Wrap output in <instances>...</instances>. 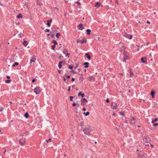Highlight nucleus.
I'll use <instances>...</instances> for the list:
<instances>
[{
    "label": "nucleus",
    "mask_w": 158,
    "mask_h": 158,
    "mask_svg": "<svg viewBox=\"0 0 158 158\" xmlns=\"http://www.w3.org/2000/svg\"><path fill=\"white\" fill-rule=\"evenodd\" d=\"M92 128L90 125H87L85 126V128L83 129V131L85 134L90 135V132L93 130Z\"/></svg>",
    "instance_id": "1"
},
{
    "label": "nucleus",
    "mask_w": 158,
    "mask_h": 158,
    "mask_svg": "<svg viewBox=\"0 0 158 158\" xmlns=\"http://www.w3.org/2000/svg\"><path fill=\"white\" fill-rule=\"evenodd\" d=\"M41 91V90L39 87H36L34 89V92L36 94H39Z\"/></svg>",
    "instance_id": "2"
},
{
    "label": "nucleus",
    "mask_w": 158,
    "mask_h": 158,
    "mask_svg": "<svg viewBox=\"0 0 158 158\" xmlns=\"http://www.w3.org/2000/svg\"><path fill=\"white\" fill-rule=\"evenodd\" d=\"M81 105L82 106L85 105L88 102L87 100L85 98H82L81 100Z\"/></svg>",
    "instance_id": "3"
},
{
    "label": "nucleus",
    "mask_w": 158,
    "mask_h": 158,
    "mask_svg": "<svg viewBox=\"0 0 158 158\" xmlns=\"http://www.w3.org/2000/svg\"><path fill=\"white\" fill-rule=\"evenodd\" d=\"M124 57L123 60L124 61H126V60H128L129 59L128 54L127 52H125L124 53Z\"/></svg>",
    "instance_id": "4"
},
{
    "label": "nucleus",
    "mask_w": 158,
    "mask_h": 158,
    "mask_svg": "<svg viewBox=\"0 0 158 158\" xmlns=\"http://www.w3.org/2000/svg\"><path fill=\"white\" fill-rule=\"evenodd\" d=\"M123 35L125 37L128 38L129 39H131L132 37V36L131 35L128 34L126 33H124Z\"/></svg>",
    "instance_id": "5"
},
{
    "label": "nucleus",
    "mask_w": 158,
    "mask_h": 158,
    "mask_svg": "<svg viewBox=\"0 0 158 158\" xmlns=\"http://www.w3.org/2000/svg\"><path fill=\"white\" fill-rule=\"evenodd\" d=\"M87 42V40L85 38H84L82 40H77V43H80L81 44H83L84 43H85Z\"/></svg>",
    "instance_id": "6"
},
{
    "label": "nucleus",
    "mask_w": 158,
    "mask_h": 158,
    "mask_svg": "<svg viewBox=\"0 0 158 158\" xmlns=\"http://www.w3.org/2000/svg\"><path fill=\"white\" fill-rule=\"evenodd\" d=\"M130 123L131 125H132L135 123V119L133 117H131L130 118Z\"/></svg>",
    "instance_id": "7"
},
{
    "label": "nucleus",
    "mask_w": 158,
    "mask_h": 158,
    "mask_svg": "<svg viewBox=\"0 0 158 158\" xmlns=\"http://www.w3.org/2000/svg\"><path fill=\"white\" fill-rule=\"evenodd\" d=\"M63 63V65H64L65 64V62L63 61H60L59 62L58 66L60 69L62 68V64Z\"/></svg>",
    "instance_id": "8"
},
{
    "label": "nucleus",
    "mask_w": 158,
    "mask_h": 158,
    "mask_svg": "<svg viewBox=\"0 0 158 158\" xmlns=\"http://www.w3.org/2000/svg\"><path fill=\"white\" fill-rule=\"evenodd\" d=\"M77 28L78 29H79L80 30H82L84 27L83 26V25L81 23L80 24L77 26Z\"/></svg>",
    "instance_id": "9"
},
{
    "label": "nucleus",
    "mask_w": 158,
    "mask_h": 158,
    "mask_svg": "<svg viewBox=\"0 0 158 158\" xmlns=\"http://www.w3.org/2000/svg\"><path fill=\"white\" fill-rule=\"evenodd\" d=\"M89 81L91 82H94L95 81V78L93 76H89Z\"/></svg>",
    "instance_id": "10"
},
{
    "label": "nucleus",
    "mask_w": 158,
    "mask_h": 158,
    "mask_svg": "<svg viewBox=\"0 0 158 158\" xmlns=\"http://www.w3.org/2000/svg\"><path fill=\"white\" fill-rule=\"evenodd\" d=\"M112 108L113 109L115 110L117 108V103H115L114 105H112L111 106Z\"/></svg>",
    "instance_id": "11"
},
{
    "label": "nucleus",
    "mask_w": 158,
    "mask_h": 158,
    "mask_svg": "<svg viewBox=\"0 0 158 158\" xmlns=\"http://www.w3.org/2000/svg\"><path fill=\"white\" fill-rule=\"evenodd\" d=\"M36 60V58L34 56H33L32 57H31V59H30V63H32V62H35Z\"/></svg>",
    "instance_id": "12"
},
{
    "label": "nucleus",
    "mask_w": 158,
    "mask_h": 158,
    "mask_svg": "<svg viewBox=\"0 0 158 158\" xmlns=\"http://www.w3.org/2000/svg\"><path fill=\"white\" fill-rule=\"evenodd\" d=\"M146 57H142L141 58V60L142 61V62L143 63H145L147 62V61H146Z\"/></svg>",
    "instance_id": "13"
},
{
    "label": "nucleus",
    "mask_w": 158,
    "mask_h": 158,
    "mask_svg": "<svg viewBox=\"0 0 158 158\" xmlns=\"http://www.w3.org/2000/svg\"><path fill=\"white\" fill-rule=\"evenodd\" d=\"M101 5V4L99 2H97L94 6L97 8H98Z\"/></svg>",
    "instance_id": "14"
},
{
    "label": "nucleus",
    "mask_w": 158,
    "mask_h": 158,
    "mask_svg": "<svg viewBox=\"0 0 158 158\" xmlns=\"http://www.w3.org/2000/svg\"><path fill=\"white\" fill-rule=\"evenodd\" d=\"M36 4L39 5H41L42 4L41 0H37L36 2Z\"/></svg>",
    "instance_id": "15"
},
{
    "label": "nucleus",
    "mask_w": 158,
    "mask_h": 158,
    "mask_svg": "<svg viewBox=\"0 0 158 158\" xmlns=\"http://www.w3.org/2000/svg\"><path fill=\"white\" fill-rule=\"evenodd\" d=\"M155 94V91L154 90H152L151 91V95L152 96V97L153 98L154 97V94Z\"/></svg>",
    "instance_id": "16"
},
{
    "label": "nucleus",
    "mask_w": 158,
    "mask_h": 158,
    "mask_svg": "<svg viewBox=\"0 0 158 158\" xmlns=\"http://www.w3.org/2000/svg\"><path fill=\"white\" fill-rule=\"evenodd\" d=\"M89 63L88 62H85L84 63V65H85L84 67L85 68H87L89 67Z\"/></svg>",
    "instance_id": "17"
},
{
    "label": "nucleus",
    "mask_w": 158,
    "mask_h": 158,
    "mask_svg": "<svg viewBox=\"0 0 158 158\" xmlns=\"http://www.w3.org/2000/svg\"><path fill=\"white\" fill-rule=\"evenodd\" d=\"M85 56L88 59H90L91 57L88 53H85Z\"/></svg>",
    "instance_id": "18"
},
{
    "label": "nucleus",
    "mask_w": 158,
    "mask_h": 158,
    "mask_svg": "<svg viewBox=\"0 0 158 158\" xmlns=\"http://www.w3.org/2000/svg\"><path fill=\"white\" fill-rule=\"evenodd\" d=\"M130 71V77H132L134 75V73L131 71V70L130 69H129Z\"/></svg>",
    "instance_id": "19"
},
{
    "label": "nucleus",
    "mask_w": 158,
    "mask_h": 158,
    "mask_svg": "<svg viewBox=\"0 0 158 158\" xmlns=\"http://www.w3.org/2000/svg\"><path fill=\"white\" fill-rule=\"evenodd\" d=\"M23 44L24 46H27V45L28 44V43L27 42V41H26V40H23Z\"/></svg>",
    "instance_id": "20"
},
{
    "label": "nucleus",
    "mask_w": 158,
    "mask_h": 158,
    "mask_svg": "<svg viewBox=\"0 0 158 158\" xmlns=\"http://www.w3.org/2000/svg\"><path fill=\"white\" fill-rule=\"evenodd\" d=\"M78 96H81L82 98H83L84 97L85 94H82L81 92H80L78 94Z\"/></svg>",
    "instance_id": "21"
},
{
    "label": "nucleus",
    "mask_w": 158,
    "mask_h": 158,
    "mask_svg": "<svg viewBox=\"0 0 158 158\" xmlns=\"http://www.w3.org/2000/svg\"><path fill=\"white\" fill-rule=\"evenodd\" d=\"M19 143L22 146H23L24 145V143L23 142L21 141V140H20L19 141Z\"/></svg>",
    "instance_id": "22"
},
{
    "label": "nucleus",
    "mask_w": 158,
    "mask_h": 158,
    "mask_svg": "<svg viewBox=\"0 0 158 158\" xmlns=\"http://www.w3.org/2000/svg\"><path fill=\"white\" fill-rule=\"evenodd\" d=\"M24 117L26 118H28L29 117V114L27 112H26L24 114Z\"/></svg>",
    "instance_id": "23"
},
{
    "label": "nucleus",
    "mask_w": 158,
    "mask_h": 158,
    "mask_svg": "<svg viewBox=\"0 0 158 158\" xmlns=\"http://www.w3.org/2000/svg\"><path fill=\"white\" fill-rule=\"evenodd\" d=\"M91 31L89 29H87L86 30L87 34L88 35H89L90 34Z\"/></svg>",
    "instance_id": "24"
},
{
    "label": "nucleus",
    "mask_w": 158,
    "mask_h": 158,
    "mask_svg": "<svg viewBox=\"0 0 158 158\" xmlns=\"http://www.w3.org/2000/svg\"><path fill=\"white\" fill-rule=\"evenodd\" d=\"M47 22V25L48 27H49L51 26V23L49 22L48 20H47L46 21Z\"/></svg>",
    "instance_id": "25"
},
{
    "label": "nucleus",
    "mask_w": 158,
    "mask_h": 158,
    "mask_svg": "<svg viewBox=\"0 0 158 158\" xmlns=\"http://www.w3.org/2000/svg\"><path fill=\"white\" fill-rule=\"evenodd\" d=\"M158 120V118H156L154 119H153L152 120V123H155L156 121Z\"/></svg>",
    "instance_id": "26"
},
{
    "label": "nucleus",
    "mask_w": 158,
    "mask_h": 158,
    "mask_svg": "<svg viewBox=\"0 0 158 158\" xmlns=\"http://www.w3.org/2000/svg\"><path fill=\"white\" fill-rule=\"evenodd\" d=\"M22 15L21 14H19L18 16H17V18H22Z\"/></svg>",
    "instance_id": "27"
},
{
    "label": "nucleus",
    "mask_w": 158,
    "mask_h": 158,
    "mask_svg": "<svg viewBox=\"0 0 158 158\" xmlns=\"http://www.w3.org/2000/svg\"><path fill=\"white\" fill-rule=\"evenodd\" d=\"M18 36H19V38H22L23 36V35L22 33H20L18 35Z\"/></svg>",
    "instance_id": "28"
},
{
    "label": "nucleus",
    "mask_w": 158,
    "mask_h": 158,
    "mask_svg": "<svg viewBox=\"0 0 158 158\" xmlns=\"http://www.w3.org/2000/svg\"><path fill=\"white\" fill-rule=\"evenodd\" d=\"M84 114L85 116H88L89 115V112H84Z\"/></svg>",
    "instance_id": "29"
},
{
    "label": "nucleus",
    "mask_w": 158,
    "mask_h": 158,
    "mask_svg": "<svg viewBox=\"0 0 158 158\" xmlns=\"http://www.w3.org/2000/svg\"><path fill=\"white\" fill-rule=\"evenodd\" d=\"M18 64H19L18 63L15 62L14 63V64H13L12 65V66L14 67L16 65H18Z\"/></svg>",
    "instance_id": "30"
},
{
    "label": "nucleus",
    "mask_w": 158,
    "mask_h": 158,
    "mask_svg": "<svg viewBox=\"0 0 158 158\" xmlns=\"http://www.w3.org/2000/svg\"><path fill=\"white\" fill-rule=\"evenodd\" d=\"M60 33H57L56 34V36L57 38H59V36L60 35Z\"/></svg>",
    "instance_id": "31"
},
{
    "label": "nucleus",
    "mask_w": 158,
    "mask_h": 158,
    "mask_svg": "<svg viewBox=\"0 0 158 158\" xmlns=\"http://www.w3.org/2000/svg\"><path fill=\"white\" fill-rule=\"evenodd\" d=\"M52 43H53L54 44V45H55L57 44V43L56 40H54L52 42Z\"/></svg>",
    "instance_id": "32"
},
{
    "label": "nucleus",
    "mask_w": 158,
    "mask_h": 158,
    "mask_svg": "<svg viewBox=\"0 0 158 158\" xmlns=\"http://www.w3.org/2000/svg\"><path fill=\"white\" fill-rule=\"evenodd\" d=\"M11 81L10 80H6L5 81V83H10L11 82Z\"/></svg>",
    "instance_id": "33"
},
{
    "label": "nucleus",
    "mask_w": 158,
    "mask_h": 158,
    "mask_svg": "<svg viewBox=\"0 0 158 158\" xmlns=\"http://www.w3.org/2000/svg\"><path fill=\"white\" fill-rule=\"evenodd\" d=\"M83 80V77L81 76H80L79 77V80L82 81Z\"/></svg>",
    "instance_id": "34"
},
{
    "label": "nucleus",
    "mask_w": 158,
    "mask_h": 158,
    "mask_svg": "<svg viewBox=\"0 0 158 158\" xmlns=\"http://www.w3.org/2000/svg\"><path fill=\"white\" fill-rule=\"evenodd\" d=\"M74 97L72 96H70V101H72L73 100V98Z\"/></svg>",
    "instance_id": "35"
},
{
    "label": "nucleus",
    "mask_w": 158,
    "mask_h": 158,
    "mask_svg": "<svg viewBox=\"0 0 158 158\" xmlns=\"http://www.w3.org/2000/svg\"><path fill=\"white\" fill-rule=\"evenodd\" d=\"M73 68V65H69V68L70 69H72Z\"/></svg>",
    "instance_id": "36"
},
{
    "label": "nucleus",
    "mask_w": 158,
    "mask_h": 158,
    "mask_svg": "<svg viewBox=\"0 0 158 158\" xmlns=\"http://www.w3.org/2000/svg\"><path fill=\"white\" fill-rule=\"evenodd\" d=\"M120 114L122 115V116H124V113L122 111H121L120 112Z\"/></svg>",
    "instance_id": "37"
},
{
    "label": "nucleus",
    "mask_w": 158,
    "mask_h": 158,
    "mask_svg": "<svg viewBox=\"0 0 158 158\" xmlns=\"http://www.w3.org/2000/svg\"><path fill=\"white\" fill-rule=\"evenodd\" d=\"M71 72H72L73 73V74L76 73V72L73 70H71Z\"/></svg>",
    "instance_id": "38"
},
{
    "label": "nucleus",
    "mask_w": 158,
    "mask_h": 158,
    "mask_svg": "<svg viewBox=\"0 0 158 158\" xmlns=\"http://www.w3.org/2000/svg\"><path fill=\"white\" fill-rule=\"evenodd\" d=\"M45 31L46 32H49L50 31V30L49 29H47L45 30Z\"/></svg>",
    "instance_id": "39"
},
{
    "label": "nucleus",
    "mask_w": 158,
    "mask_h": 158,
    "mask_svg": "<svg viewBox=\"0 0 158 158\" xmlns=\"http://www.w3.org/2000/svg\"><path fill=\"white\" fill-rule=\"evenodd\" d=\"M55 45H54L52 46V48L53 50H54L55 49Z\"/></svg>",
    "instance_id": "40"
},
{
    "label": "nucleus",
    "mask_w": 158,
    "mask_h": 158,
    "mask_svg": "<svg viewBox=\"0 0 158 158\" xmlns=\"http://www.w3.org/2000/svg\"><path fill=\"white\" fill-rule=\"evenodd\" d=\"M75 3H77L78 6H79L81 5V3L78 2H75Z\"/></svg>",
    "instance_id": "41"
},
{
    "label": "nucleus",
    "mask_w": 158,
    "mask_h": 158,
    "mask_svg": "<svg viewBox=\"0 0 158 158\" xmlns=\"http://www.w3.org/2000/svg\"><path fill=\"white\" fill-rule=\"evenodd\" d=\"M52 141V139L51 138H49L48 140H47V142H48V141L51 142Z\"/></svg>",
    "instance_id": "42"
},
{
    "label": "nucleus",
    "mask_w": 158,
    "mask_h": 158,
    "mask_svg": "<svg viewBox=\"0 0 158 158\" xmlns=\"http://www.w3.org/2000/svg\"><path fill=\"white\" fill-rule=\"evenodd\" d=\"M72 105L73 106H75L76 105V103L75 102H74L72 104Z\"/></svg>",
    "instance_id": "43"
},
{
    "label": "nucleus",
    "mask_w": 158,
    "mask_h": 158,
    "mask_svg": "<svg viewBox=\"0 0 158 158\" xmlns=\"http://www.w3.org/2000/svg\"><path fill=\"white\" fill-rule=\"evenodd\" d=\"M110 102V100H109V99L108 98H107L106 100V102H107V103H109Z\"/></svg>",
    "instance_id": "44"
},
{
    "label": "nucleus",
    "mask_w": 158,
    "mask_h": 158,
    "mask_svg": "<svg viewBox=\"0 0 158 158\" xmlns=\"http://www.w3.org/2000/svg\"><path fill=\"white\" fill-rule=\"evenodd\" d=\"M68 88H69V89H68V90L69 91H70V90L71 86H69Z\"/></svg>",
    "instance_id": "45"
},
{
    "label": "nucleus",
    "mask_w": 158,
    "mask_h": 158,
    "mask_svg": "<svg viewBox=\"0 0 158 158\" xmlns=\"http://www.w3.org/2000/svg\"><path fill=\"white\" fill-rule=\"evenodd\" d=\"M69 55H70V53H67L66 54V55H65V56H68V57H69Z\"/></svg>",
    "instance_id": "46"
},
{
    "label": "nucleus",
    "mask_w": 158,
    "mask_h": 158,
    "mask_svg": "<svg viewBox=\"0 0 158 158\" xmlns=\"http://www.w3.org/2000/svg\"><path fill=\"white\" fill-rule=\"evenodd\" d=\"M75 78H72L71 80L72 82H73L75 81Z\"/></svg>",
    "instance_id": "47"
},
{
    "label": "nucleus",
    "mask_w": 158,
    "mask_h": 158,
    "mask_svg": "<svg viewBox=\"0 0 158 158\" xmlns=\"http://www.w3.org/2000/svg\"><path fill=\"white\" fill-rule=\"evenodd\" d=\"M156 125H158V123H156L155 124L153 125L154 126H155Z\"/></svg>",
    "instance_id": "48"
},
{
    "label": "nucleus",
    "mask_w": 158,
    "mask_h": 158,
    "mask_svg": "<svg viewBox=\"0 0 158 158\" xmlns=\"http://www.w3.org/2000/svg\"><path fill=\"white\" fill-rule=\"evenodd\" d=\"M35 81V79H32V82H34Z\"/></svg>",
    "instance_id": "49"
},
{
    "label": "nucleus",
    "mask_w": 158,
    "mask_h": 158,
    "mask_svg": "<svg viewBox=\"0 0 158 158\" xmlns=\"http://www.w3.org/2000/svg\"><path fill=\"white\" fill-rule=\"evenodd\" d=\"M66 77L68 78H70V76L69 75H67L66 76Z\"/></svg>",
    "instance_id": "50"
},
{
    "label": "nucleus",
    "mask_w": 158,
    "mask_h": 158,
    "mask_svg": "<svg viewBox=\"0 0 158 158\" xmlns=\"http://www.w3.org/2000/svg\"><path fill=\"white\" fill-rule=\"evenodd\" d=\"M6 78L7 79H10V77L9 76H7L6 77Z\"/></svg>",
    "instance_id": "51"
},
{
    "label": "nucleus",
    "mask_w": 158,
    "mask_h": 158,
    "mask_svg": "<svg viewBox=\"0 0 158 158\" xmlns=\"http://www.w3.org/2000/svg\"><path fill=\"white\" fill-rule=\"evenodd\" d=\"M49 22L51 23L52 22V19H50V20H48Z\"/></svg>",
    "instance_id": "52"
},
{
    "label": "nucleus",
    "mask_w": 158,
    "mask_h": 158,
    "mask_svg": "<svg viewBox=\"0 0 158 158\" xmlns=\"http://www.w3.org/2000/svg\"><path fill=\"white\" fill-rule=\"evenodd\" d=\"M76 105H77V107H78V106H79L80 104L79 103H77L76 104Z\"/></svg>",
    "instance_id": "53"
},
{
    "label": "nucleus",
    "mask_w": 158,
    "mask_h": 158,
    "mask_svg": "<svg viewBox=\"0 0 158 158\" xmlns=\"http://www.w3.org/2000/svg\"><path fill=\"white\" fill-rule=\"evenodd\" d=\"M82 110L83 111H85L86 110V109L84 107L83 108Z\"/></svg>",
    "instance_id": "54"
},
{
    "label": "nucleus",
    "mask_w": 158,
    "mask_h": 158,
    "mask_svg": "<svg viewBox=\"0 0 158 158\" xmlns=\"http://www.w3.org/2000/svg\"><path fill=\"white\" fill-rule=\"evenodd\" d=\"M58 73H59V74H60V73H61V71H60V70H59L58 71Z\"/></svg>",
    "instance_id": "55"
},
{
    "label": "nucleus",
    "mask_w": 158,
    "mask_h": 158,
    "mask_svg": "<svg viewBox=\"0 0 158 158\" xmlns=\"http://www.w3.org/2000/svg\"><path fill=\"white\" fill-rule=\"evenodd\" d=\"M20 23H19H19H16V24L17 25H20Z\"/></svg>",
    "instance_id": "56"
},
{
    "label": "nucleus",
    "mask_w": 158,
    "mask_h": 158,
    "mask_svg": "<svg viewBox=\"0 0 158 158\" xmlns=\"http://www.w3.org/2000/svg\"><path fill=\"white\" fill-rule=\"evenodd\" d=\"M3 108H2L0 110H1V111H3Z\"/></svg>",
    "instance_id": "57"
},
{
    "label": "nucleus",
    "mask_w": 158,
    "mask_h": 158,
    "mask_svg": "<svg viewBox=\"0 0 158 158\" xmlns=\"http://www.w3.org/2000/svg\"><path fill=\"white\" fill-rule=\"evenodd\" d=\"M147 23H148V24H150V22H149V21H147Z\"/></svg>",
    "instance_id": "58"
},
{
    "label": "nucleus",
    "mask_w": 158,
    "mask_h": 158,
    "mask_svg": "<svg viewBox=\"0 0 158 158\" xmlns=\"http://www.w3.org/2000/svg\"><path fill=\"white\" fill-rule=\"evenodd\" d=\"M78 67V65H77L74 68L76 69Z\"/></svg>",
    "instance_id": "59"
},
{
    "label": "nucleus",
    "mask_w": 158,
    "mask_h": 158,
    "mask_svg": "<svg viewBox=\"0 0 158 158\" xmlns=\"http://www.w3.org/2000/svg\"><path fill=\"white\" fill-rule=\"evenodd\" d=\"M75 86V85H73L72 86V87L73 88H74Z\"/></svg>",
    "instance_id": "60"
},
{
    "label": "nucleus",
    "mask_w": 158,
    "mask_h": 158,
    "mask_svg": "<svg viewBox=\"0 0 158 158\" xmlns=\"http://www.w3.org/2000/svg\"><path fill=\"white\" fill-rule=\"evenodd\" d=\"M9 102V103H10V104H12V102L11 101H10V102Z\"/></svg>",
    "instance_id": "61"
},
{
    "label": "nucleus",
    "mask_w": 158,
    "mask_h": 158,
    "mask_svg": "<svg viewBox=\"0 0 158 158\" xmlns=\"http://www.w3.org/2000/svg\"><path fill=\"white\" fill-rule=\"evenodd\" d=\"M54 35H53L52 34V35H51V37L52 38H53L54 37Z\"/></svg>",
    "instance_id": "62"
},
{
    "label": "nucleus",
    "mask_w": 158,
    "mask_h": 158,
    "mask_svg": "<svg viewBox=\"0 0 158 158\" xmlns=\"http://www.w3.org/2000/svg\"><path fill=\"white\" fill-rule=\"evenodd\" d=\"M64 81H66V79L65 78H64Z\"/></svg>",
    "instance_id": "63"
},
{
    "label": "nucleus",
    "mask_w": 158,
    "mask_h": 158,
    "mask_svg": "<svg viewBox=\"0 0 158 158\" xmlns=\"http://www.w3.org/2000/svg\"><path fill=\"white\" fill-rule=\"evenodd\" d=\"M151 147H152V148H153V145L152 144H151Z\"/></svg>",
    "instance_id": "64"
}]
</instances>
